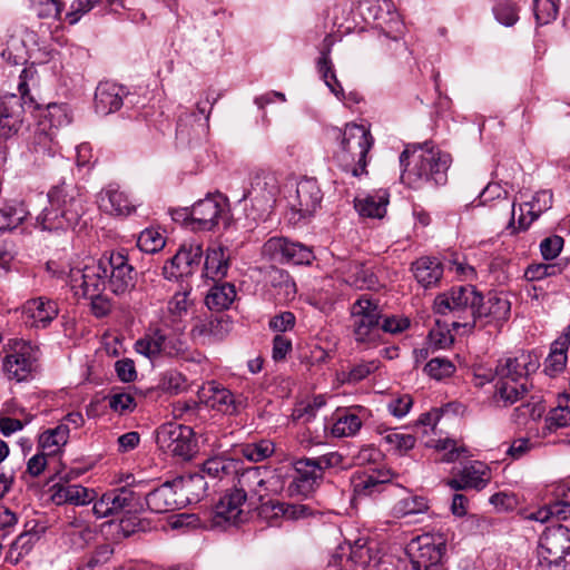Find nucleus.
Instances as JSON below:
<instances>
[{
	"mask_svg": "<svg viewBox=\"0 0 570 570\" xmlns=\"http://www.w3.org/2000/svg\"><path fill=\"white\" fill-rule=\"evenodd\" d=\"M135 350L155 362L161 356L184 357L188 346L183 337L181 328L177 325H169L166 320H163L147 330L145 335L135 343Z\"/></svg>",
	"mask_w": 570,
	"mask_h": 570,
	"instance_id": "nucleus-7",
	"label": "nucleus"
},
{
	"mask_svg": "<svg viewBox=\"0 0 570 570\" xmlns=\"http://www.w3.org/2000/svg\"><path fill=\"white\" fill-rule=\"evenodd\" d=\"M412 271L417 283L425 288L436 285L443 275L441 262L432 257L416 259L412 264Z\"/></svg>",
	"mask_w": 570,
	"mask_h": 570,
	"instance_id": "nucleus-32",
	"label": "nucleus"
},
{
	"mask_svg": "<svg viewBox=\"0 0 570 570\" xmlns=\"http://www.w3.org/2000/svg\"><path fill=\"white\" fill-rule=\"evenodd\" d=\"M208 392L210 395L207 403L213 409L229 415L238 412L242 402L228 389L213 382L209 384Z\"/></svg>",
	"mask_w": 570,
	"mask_h": 570,
	"instance_id": "nucleus-36",
	"label": "nucleus"
},
{
	"mask_svg": "<svg viewBox=\"0 0 570 570\" xmlns=\"http://www.w3.org/2000/svg\"><path fill=\"white\" fill-rule=\"evenodd\" d=\"M33 2L39 18L61 20L63 3L60 0H33Z\"/></svg>",
	"mask_w": 570,
	"mask_h": 570,
	"instance_id": "nucleus-58",
	"label": "nucleus"
},
{
	"mask_svg": "<svg viewBox=\"0 0 570 570\" xmlns=\"http://www.w3.org/2000/svg\"><path fill=\"white\" fill-rule=\"evenodd\" d=\"M214 102H210L208 98L204 101H198L196 105V112L187 115L185 118L180 117L178 121V128H181L184 122L194 121L202 129L208 127L209 116L213 109Z\"/></svg>",
	"mask_w": 570,
	"mask_h": 570,
	"instance_id": "nucleus-51",
	"label": "nucleus"
},
{
	"mask_svg": "<svg viewBox=\"0 0 570 570\" xmlns=\"http://www.w3.org/2000/svg\"><path fill=\"white\" fill-rule=\"evenodd\" d=\"M23 313L33 321V325L46 328L58 316L59 308L56 301L39 296L24 303Z\"/></svg>",
	"mask_w": 570,
	"mask_h": 570,
	"instance_id": "nucleus-27",
	"label": "nucleus"
},
{
	"mask_svg": "<svg viewBox=\"0 0 570 570\" xmlns=\"http://www.w3.org/2000/svg\"><path fill=\"white\" fill-rule=\"evenodd\" d=\"M177 484L175 480L167 481L146 494V504L149 510L155 513H166L180 509L184 500L178 494Z\"/></svg>",
	"mask_w": 570,
	"mask_h": 570,
	"instance_id": "nucleus-22",
	"label": "nucleus"
},
{
	"mask_svg": "<svg viewBox=\"0 0 570 570\" xmlns=\"http://www.w3.org/2000/svg\"><path fill=\"white\" fill-rule=\"evenodd\" d=\"M354 321V333L357 341L365 342L371 338L374 331L380 328L381 314L377 306L365 297L358 298L351 309Z\"/></svg>",
	"mask_w": 570,
	"mask_h": 570,
	"instance_id": "nucleus-21",
	"label": "nucleus"
},
{
	"mask_svg": "<svg viewBox=\"0 0 570 570\" xmlns=\"http://www.w3.org/2000/svg\"><path fill=\"white\" fill-rule=\"evenodd\" d=\"M166 242L164 236L155 230L147 228L142 230L137 239L138 248L147 254H154L164 248Z\"/></svg>",
	"mask_w": 570,
	"mask_h": 570,
	"instance_id": "nucleus-49",
	"label": "nucleus"
},
{
	"mask_svg": "<svg viewBox=\"0 0 570 570\" xmlns=\"http://www.w3.org/2000/svg\"><path fill=\"white\" fill-rule=\"evenodd\" d=\"M313 514L305 504H293L278 500H269L258 508V515L272 527H279L282 521H296Z\"/></svg>",
	"mask_w": 570,
	"mask_h": 570,
	"instance_id": "nucleus-18",
	"label": "nucleus"
},
{
	"mask_svg": "<svg viewBox=\"0 0 570 570\" xmlns=\"http://www.w3.org/2000/svg\"><path fill=\"white\" fill-rule=\"evenodd\" d=\"M382 485L377 479L373 475V473H365L362 476H358L354 480V492L357 495H372L376 492H380Z\"/></svg>",
	"mask_w": 570,
	"mask_h": 570,
	"instance_id": "nucleus-59",
	"label": "nucleus"
},
{
	"mask_svg": "<svg viewBox=\"0 0 570 570\" xmlns=\"http://www.w3.org/2000/svg\"><path fill=\"white\" fill-rule=\"evenodd\" d=\"M493 12L497 20L507 27L513 26L519 19L518 8L510 0H497Z\"/></svg>",
	"mask_w": 570,
	"mask_h": 570,
	"instance_id": "nucleus-52",
	"label": "nucleus"
},
{
	"mask_svg": "<svg viewBox=\"0 0 570 570\" xmlns=\"http://www.w3.org/2000/svg\"><path fill=\"white\" fill-rule=\"evenodd\" d=\"M49 206L37 216L36 223L42 230L73 228L85 213L80 189L67 183L53 186L48 193Z\"/></svg>",
	"mask_w": 570,
	"mask_h": 570,
	"instance_id": "nucleus-2",
	"label": "nucleus"
},
{
	"mask_svg": "<svg viewBox=\"0 0 570 570\" xmlns=\"http://www.w3.org/2000/svg\"><path fill=\"white\" fill-rule=\"evenodd\" d=\"M510 308V302L505 296L497 293L483 296L472 285L452 287L449 292L438 295L434 301L436 314H452L453 328L472 330L478 322L489 324L505 321Z\"/></svg>",
	"mask_w": 570,
	"mask_h": 570,
	"instance_id": "nucleus-1",
	"label": "nucleus"
},
{
	"mask_svg": "<svg viewBox=\"0 0 570 570\" xmlns=\"http://www.w3.org/2000/svg\"><path fill=\"white\" fill-rule=\"evenodd\" d=\"M247 499L235 487L227 491L214 508L213 522L215 525L237 524L244 520V504Z\"/></svg>",
	"mask_w": 570,
	"mask_h": 570,
	"instance_id": "nucleus-20",
	"label": "nucleus"
},
{
	"mask_svg": "<svg viewBox=\"0 0 570 570\" xmlns=\"http://www.w3.org/2000/svg\"><path fill=\"white\" fill-rule=\"evenodd\" d=\"M8 347L9 353L2 360L4 375L17 382L29 380L35 370L37 350L23 340L10 341Z\"/></svg>",
	"mask_w": 570,
	"mask_h": 570,
	"instance_id": "nucleus-12",
	"label": "nucleus"
},
{
	"mask_svg": "<svg viewBox=\"0 0 570 570\" xmlns=\"http://www.w3.org/2000/svg\"><path fill=\"white\" fill-rule=\"evenodd\" d=\"M320 466V460L317 459H301L296 461L294 464L296 476L288 487L289 494L307 497L314 492L317 485L315 471Z\"/></svg>",
	"mask_w": 570,
	"mask_h": 570,
	"instance_id": "nucleus-24",
	"label": "nucleus"
},
{
	"mask_svg": "<svg viewBox=\"0 0 570 570\" xmlns=\"http://www.w3.org/2000/svg\"><path fill=\"white\" fill-rule=\"evenodd\" d=\"M204 271L206 277L209 278H222L227 274L228 259L225 257L224 248L212 247L207 249Z\"/></svg>",
	"mask_w": 570,
	"mask_h": 570,
	"instance_id": "nucleus-43",
	"label": "nucleus"
},
{
	"mask_svg": "<svg viewBox=\"0 0 570 570\" xmlns=\"http://www.w3.org/2000/svg\"><path fill=\"white\" fill-rule=\"evenodd\" d=\"M100 0H73L70 6V11L66 13V20L70 24L77 23L80 18L92 10Z\"/></svg>",
	"mask_w": 570,
	"mask_h": 570,
	"instance_id": "nucleus-63",
	"label": "nucleus"
},
{
	"mask_svg": "<svg viewBox=\"0 0 570 570\" xmlns=\"http://www.w3.org/2000/svg\"><path fill=\"white\" fill-rule=\"evenodd\" d=\"M387 28L380 23L383 32L377 38V50L384 56H394L396 52L404 49V42L401 38L404 31V24L399 16L394 13L390 20Z\"/></svg>",
	"mask_w": 570,
	"mask_h": 570,
	"instance_id": "nucleus-30",
	"label": "nucleus"
},
{
	"mask_svg": "<svg viewBox=\"0 0 570 570\" xmlns=\"http://www.w3.org/2000/svg\"><path fill=\"white\" fill-rule=\"evenodd\" d=\"M69 439V428L60 423L53 429H48L39 436V446L48 455L57 454L60 449L67 444Z\"/></svg>",
	"mask_w": 570,
	"mask_h": 570,
	"instance_id": "nucleus-40",
	"label": "nucleus"
},
{
	"mask_svg": "<svg viewBox=\"0 0 570 570\" xmlns=\"http://www.w3.org/2000/svg\"><path fill=\"white\" fill-rule=\"evenodd\" d=\"M362 426V421L356 414L340 415L333 423L330 433L325 431V438H343L354 435Z\"/></svg>",
	"mask_w": 570,
	"mask_h": 570,
	"instance_id": "nucleus-46",
	"label": "nucleus"
},
{
	"mask_svg": "<svg viewBox=\"0 0 570 570\" xmlns=\"http://www.w3.org/2000/svg\"><path fill=\"white\" fill-rule=\"evenodd\" d=\"M239 459L227 455H214L202 464V473L214 481H223L235 476L242 469Z\"/></svg>",
	"mask_w": 570,
	"mask_h": 570,
	"instance_id": "nucleus-28",
	"label": "nucleus"
},
{
	"mask_svg": "<svg viewBox=\"0 0 570 570\" xmlns=\"http://www.w3.org/2000/svg\"><path fill=\"white\" fill-rule=\"evenodd\" d=\"M175 482L178 483V490L183 491L185 494L194 495V499L199 500L207 490V482L205 481L204 474H190L185 478L175 479Z\"/></svg>",
	"mask_w": 570,
	"mask_h": 570,
	"instance_id": "nucleus-47",
	"label": "nucleus"
},
{
	"mask_svg": "<svg viewBox=\"0 0 570 570\" xmlns=\"http://www.w3.org/2000/svg\"><path fill=\"white\" fill-rule=\"evenodd\" d=\"M62 539L73 549H83L94 539V531L83 520L75 518L63 527Z\"/></svg>",
	"mask_w": 570,
	"mask_h": 570,
	"instance_id": "nucleus-38",
	"label": "nucleus"
},
{
	"mask_svg": "<svg viewBox=\"0 0 570 570\" xmlns=\"http://www.w3.org/2000/svg\"><path fill=\"white\" fill-rule=\"evenodd\" d=\"M568 551H570V530L562 524L549 527L539 539V564L543 567L551 559L558 558Z\"/></svg>",
	"mask_w": 570,
	"mask_h": 570,
	"instance_id": "nucleus-17",
	"label": "nucleus"
},
{
	"mask_svg": "<svg viewBox=\"0 0 570 570\" xmlns=\"http://www.w3.org/2000/svg\"><path fill=\"white\" fill-rule=\"evenodd\" d=\"M238 451L239 454L249 462L258 463L275 453V444L269 439H261L242 444Z\"/></svg>",
	"mask_w": 570,
	"mask_h": 570,
	"instance_id": "nucleus-42",
	"label": "nucleus"
},
{
	"mask_svg": "<svg viewBox=\"0 0 570 570\" xmlns=\"http://www.w3.org/2000/svg\"><path fill=\"white\" fill-rule=\"evenodd\" d=\"M109 406L118 413L131 412L136 407L135 397L129 392L114 393L108 397Z\"/></svg>",
	"mask_w": 570,
	"mask_h": 570,
	"instance_id": "nucleus-61",
	"label": "nucleus"
},
{
	"mask_svg": "<svg viewBox=\"0 0 570 570\" xmlns=\"http://www.w3.org/2000/svg\"><path fill=\"white\" fill-rule=\"evenodd\" d=\"M40 121L47 122V129L53 130L70 122L69 114L65 105L49 104Z\"/></svg>",
	"mask_w": 570,
	"mask_h": 570,
	"instance_id": "nucleus-48",
	"label": "nucleus"
},
{
	"mask_svg": "<svg viewBox=\"0 0 570 570\" xmlns=\"http://www.w3.org/2000/svg\"><path fill=\"white\" fill-rule=\"evenodd\" d=\"M424 371L435 380H442L451 376L455 366L448 358L434 357L425 365Z\"/></svg>",
	"mask_w": 570,
	"mask_h": 570,
	"instance_id": "nucleus-56",
	"label": "nucleus"
},
{
	"mask_svg": "<svg viewBox=\"0 0 570 570\" xmlns=\"http://www.w3.org/2000/svg\"><path fill=\"white\" fill-rule=\"evenodd\" d=\"M559 0H534V17L539 24L553 21L559 12Z\"/></svg>",
	"mask_w": 570,
	"mask_h": 570,
	"instance_id": "nucleus-50",
	"label": "nucleus"
},
{
	"mask_svg": "<svg viewBox=\"0 0 570 570\" xmlns=\"http://www.w3.org/2000/svg\"><path fill=\"white\" fill-rule=\"evenodd\" d=\"M70 478V473H68L65 476H61V480H65L66 482L52 485V501L58 505L66 503L86 505L94 501L96 492L80 484H70L68 482Z\"/></svg>",
	"mask_w": 570,
	"mask_h": 570,
	"instance_id": "nucleus-25",
	"label": "nucleus"
},
{
	"mask_svg": "<svg viewBox=\"0 0 570 570\" xmlns=\"http://www.w3.org/2000/svg\"><path fill=\"white\" fill-rule=\"evenodd\" d=\"M29 216L22 202H10L0 208V230H10L20 226Z\"/></svg>",
	"mask_w": 570,
	"mask_h": 570,
	"instance_id": "nucleus-41",
	"label": "nucleus"
},
{
	"mask_svg": "<svg viewBox=\"0 0 570 570\" xmlns=\"http://www.w3.org/2000/svg\"><path fill=\"white\" fill-rule=\"evenodd\" d=\"M278 191L276 178L269 174H257L252 183L250 188L245 197H249L258 203L269 205L274 202Z\"/></svg>",
	"mask_w": 570,
	"mask_h": 570,
	"instance_id": "nucleus-33",
	"label": "nucleus"
},
{
	"mask_svg": "<svg viewBox=\"0 0 570 570\" xmlns=\"http://www.w3.org/2000/svg\"><path fill=\"white\" fill-rule=\"evenodd\" d=\"M160 450L184 461L190 460L198 451L193 428L177 422L160 425L156 433Z\"/></svg>",
	"mask_w": 570,
	"mask_h": 570,
	"instance_id": "nucleus-9",
	"label": "nucleus"
},
{
	"mask_svg": "<svg viewBox=\"0 0 570 570\" xmlns=\"http://www.w3.org/2000/svg\"><path fill=\"white\" fill-rule=\"evenodd\" d=\"M53 137L55 132L47 129V122L39 121L28 144V149L36 156V159L53 155Z\"/></svg>",
	"mask_w": 570,
	"mask_h": 570,
	"instance_id": "nucleus-35",
	"label": "nucleus"
},
{
	"mask_svg": "<svg viewBox=\"0 0 570 570\" xmlns=\"http://www.w3.org/2000/svg\"><path fill=\"white\" fill-rule=\"evenodd\" d=\"M38 83L35 67L23 68L19 76L18 92L0 96V138L16 136L26 121V109H40V104L31 94Z\"/></svg>",
	"mask_w": 570,
	"mask_h": 570,
	"instance_id": "nucleus-4",
	"label": "nucleus"
},
{
	"mask_svg": "<svg viewBox=\"0 0 570 570\" xmlns=\"http://www.w3.org/2000/svg\"><path fill=\"white\" fill-rule=\"evenodd\" d=\"M445 553L444 542H434L429 534L419 537L409 547L413 570H443L441 560Z\"/></svg>",
	"mask_w": 570,
	"mask_h": 570,
	"instance_id": "nucleus-15",
	"label": "nucleus"
},
{
	"mask_svg": "<svg viewBox=\"0 0 570 570\" xmlns=\"http://www.w3.org/2000/svg\"><path fill=\"white\" fill-rule=\"evenodd\" d=\"M321 401L315 397L313 402L301 401L298 402L293 411L294 420L302 421L304 423L309 422L316 417Z\"/></svg>",
	"mask_w": 570,
	"mask_h": 570,
	"instance_id": "nucleus-60",
	"label": "nucleus"
},
{
	"mask_svg": "<svg viewBox=\"0 0 570 570\" xmlns=\"http://www.w3.org/2000/svg\"><path fill=\"white\" fill-rule=\"evenodd\" d=\"M235 488L245 494L247 500L261 502L265 497L278 490L276 470L267 466H248L236 474Z\"/></svg>",
	"mask_w": 570,
	"mask_h": 570,
	"instance_id": "nucleus-10",
	"label": "nucleus"
},
{
	"mask_svg": "<svg viewBox=\"0 0 570 570\" xmlns=\"http://www.w3.org/2000/svg\"><path fill=\"white\" fill-rule=\"evenodd\" d=\"M203 254L202 243L197 240L183 243L177 253L164 265V276L171 279L193 275L200 265Z\"/></svg>",
	"mask_w": 570,
	"mask_h": 570,
	"instance_id": "nucleus-14",
	"label": "nucleus"
},
{
	"mask_svg": "<svg viewBox=\"0 0 570 570\" xmlns=\"http://www.w3.org/2000/svg\"><path fill=\"white\" fill-rule=\"evenodd\" d=\"M354 272L346 278V283L358 289L374 288L377 283L376 277L368 269H365L362 265L355 264Z\"/></svg>",
	"mask_w": 570,
	"mask_h": 570,
	"instance_id": "nucleus-54",
	"label": "nucleus"
},
{
	"mask_svg": "<svg viewBox=\"0 0 570 570\" xmlns=\"http://www.w3.org/2000/svg\"><path fill=\"white\" fill-rule=\"evenodd\" d=\"M190 305L191 301L189 299V291L184 289L181 292H176L173 295L167 304V311L174 317L175 322L176 318H181L187 314Z\"/></svg>",
	"mask_w": 570,
	"mask_h": 570,
	"instance_id": "nucleus-55",
	"label": "nucleus"
},
{
	"mask_svg": "<svg viewBox=\"0 0 570 570\" xmlns=\"http://www.w3.org/2000/svg\"><path fill=\"white\" fill-rule=\"evenodd\" d=\"M230 331V321L225 315H207L199 317L191 328L194 340L203 344L223 340Z\"/></svg>",
	"mask_w": 570,
	"mask_h": 570,
	"instance_id": "nucleus-23",
	"label": "nucleus"
},
{
	"mask_svg": "<svg viewBox=\"0 0 570 570\" xmlns=\"http://www.w3.org/2000/svg\"><path fill=\"white\" fill-rule=\"evenodd\" d=\"M482 203L485 204L489 199H495L490 206V210L497 216L509 217L508 228L515 232L514 228V203L508 197V191L503 190L497 184H489L480 195Z\"/></svg>",
	"mask_w": 570,
	"mask_h": 570,
	"instance_id": "nucleus-29",
	"label": "nucleus"
},
{
	"mask_svg": "<svg viewBox=\"0 0 570 570\" xmlns=\"http://www.w3.org/2000/svg\"><path fill=\"white\" fill-rule=\"evenodd\" d=\"M563 267L560 263L552 264H532L525 269L524 276L529 281H540L546 277L561 274Z\"/></svg>",
	"mask_w": 570,
	"mask_h": 570,
	"instance_id": "nucleus-53",
	"label": "nucleus"
},
{
	"mask_svg": "<svg viewBox=\"0 0 570 570\" xmlns=\"http://www.w3.org/2000/svg\"><path fill=\"white\" fill-rule=\"evenodd\" d=\"M333 135L340 139L333 151L334 163L345 173L354 177L367 174L366 157L374 144L368 128L363 125L348 124L344 130L333 129Z\"/></svg>",
	"mask_w": 570,
	"mask_h": 570,
	"instance_id": "nucleus-5",
	"label": "nucleus"
},
{
	"mask_svg": "<svg viewBox=\"0 0 570 570\" xmlns=\"http://www.w3.org/2000/svg\"><path fill=\"white\" fill-rule=\"evenodd\" d=\"M264 253L281 263L309 265L315 255L311 247L285 237H272L264 244Z\"/></svg>",
	"mask_w": 570,
	"mask_h": 570,
	"instance_id": "nucleus-16",
	"label": "nucleus"
},
{
	"mask_svg": "<svg viewBox=\"0 0 570 570\" xmlns=\"http://www.w3.org/2000/svg\"><path fill=\"white\" fill-rule=\"evenodd\" d=\"M459 475L462 476L465 489H483L488 482L489 476L485 466L480 462H474L471 465L464 466Z\"/></svg>",
	"mask_w": 570,
	"mask_h": 570,
	"instance_id": "nucleus-45",
	"label": "nucleus"
},
{
	"mask_svg": "<svg viewBox=\"0 0 570 570\" xmlns=\"http://www.w3.org/2000/svg\"><path fill=\"white\" fill-rule=\"evenodd\" d=\"M297 198L299 212L305 215H314L321 207V188L316 179H305L297 185Z\"/></svg>",
	"mask_w": 570,
	"mask_h": 570,
	"instance_id": "nucleus-34",
	"label": "nucleus"
},
{
	"mask_svg": "<svg viewBox=\"0 0 570 570\" xmlns=\"http://www.w3.org/2000/svg\"><path fill=\"white\" fill-rule=\"evenodd\" d=\"M193 229L212 232L223 223L226 228L230 222V209L227 199L220 194L209 195L196 202L189 213Z\"/></svg>",
	"mask_w": 570,
	"mask_h": 570,
	"instance_id": "nucleus-11",
	"label": "nucleus"
},
{
	"mask_svg": "<svg viewBox=\"0 0 570 570\" xmlns=\"http://www.w3.org/2000/svg\"><path fill=\"white\" fill-rule=\"evenodd\" d=\"M389 204V194L384 190L375 195H368L365 198H355L354 207L356 212L368 218H383L386 214V206Z\"/></svg>",
	"mask_w": 570,
	"mask_h": 570,
	"instance_id": "nucleus-37",
	"label": "nucleus"
},
{
	"mask_svg": "<svg viewBox=\"0 0 570 570\" xmlns=\"http://www.w3.org/2000/svg\"><path fill=\"white\" fill-rule=\"evenodd\" d=\"M97 202L101 210L111 215L125 216L134 210L127 195L112 186L101 190Z\"/></svg>",
	"mask_w": 570,
	"mask_h": 570,
	"instance_id": "nucleus-31",
	"label": "nucleus"
},
{
	"mask_svg": "<svg viewBox=\"0 0 570 570\" xmlns=\"http://www.w3.org/2000/svg\"><path fill=\"white\" fill-rule=\"evenodd\" d=\"M126 94L125 88L118 83L100 82L95 92L96 111L101 115H109L119 110Z\"/></svg>",
	"mask_w": 570,
	"mask_h": 570,
	"instance_id": "nucleus-26",
	"label": "nucleus"
},
{
	"mask_svg": "<svg viewBox=\"0 0 570 570\" xmlns=\"http://www.w3.org/2000/svg\"><path fill=\"white\" fill-rule=\"evenodd\" d=\"M451 163L449 154L434 147L420 146L413 151L405 149L400 155V164L404 167L401 178L409 185L419 180L433 181L435 185L446 183V171Z\"/></svg>",
	"mask_w": 570,
	"mask_h": 570,
	"instance_id": "nucleus-6",
	"label": "nucleus"
},
{
	"mask_svg": "<svg viewBox=\"0 0 570 570\" xmlns=\"http://www.w3.org/2000/svg\"><path fill=\"white\" fill-rule=\"evenodd\" d=\"M539 360L533 353L522 352L517 356L501 358L495 367V394L504 405L522 400L529 391V375L539 368Z\"/></svg>",
	"mask_w": 570,
	"mask_h": 570,
	"instance_id": "nucleus-3",
	"label": "nucleus"
},
{
	"mask_svg": "<svg viewBox=\"0 0 570 570\" xmlns=\"http://www.w3.org/2000/svg\"><path fill=\"white\" fill-rule=\"evenodd\" d=\"M107 258V287L116 296L129 295L137 283V272L121 252L105 253Z\"/></svg>",
	"mask_w": 570,
	"mask_h": 570,
	"instance_id": "nucleus-13",
	"label": "nucleus"
},
{
	"mask_svg": "<svg viewBox=\"0 0 570 570\" xmlns=\"http://www.w3.org/2000/svg\"><path fill=\"white\" fill-rule=\"evenodd\" d=\"M136 493L129 487H119L105 492L94 504V513L98 519L118 514L134 508Z\"/></svg>",
	"mask_w": 570,
	"mask_h": 570,
	"instance_id": "nucleus-19",
	"label": "nucleus"
},
{
	"mask_svg": "<svg viewBox=\"0 0 570 570\" xmlns=\"http://www.w3.org/2000/svg\"><path fill=\"white\" fill-rule=\"evenodd\" d=\"M296 317L295 315L289 312H281L273 317H271L268 322V327L273 332H276L277 334L285 333L287 331H292L295 326Z\"/></svg>",
	"mask_w": 570,
	"mask_h": 570,
	"instance_id": "nucleus-62",
	"label": "nucleus"
},
{
	"mask_svg": "<svg viewBox=\"0 0 570 570\" xmlns=\"http://www.w3.org/2000/svg\"><path fill=\"white\" fill-rule=\"evenodd\" d=\"M90 299V311L97 318H102L112 311V301L104 292L94 293L92 296H82Z\"/></svg>",
	"mask_w": 570,
	"mask_h": 570,
	"instance_id": "nucleus-57",
	"label": "nucleus"
},
{
	"mask_svg": "<svg viewBox=\"0 0 570 570\" xmlns=\"http://www.w3.org/2000/svg\"><path fill=\"white\" fill-rule=\"evenodd\" d=\"M570 424V396L564 395L559 399L558 405L552 409L547 419L546 428L552 432Z\"/></svg>",
	"mask_w": 570,
	"mask_h": 570,
	"instance_id": "nucleus-44",
	"label": "nucleus"
},
{
	"mask_svg": "<svg viewBox=\"0 0 570 570\" xmlns=\"http://www.w3.org/2000/svg\"><path fill=\"white\" fill-rule=\"evenodd\" d=\"M39 537L37 533L23 532L11 544V553L17 552V560L27 556Z\"/></svg>",
	"mask_w": 570,
	"mask_h": 570,
	"instance_id": "nucleus-64",
	"label": "nucleus"
},
{
	"mask_svg": "<svg viewBox=\"0 0 570 570\" xmlns=\"http://www.w3.org/2000/svg\"><path fill=\"white\" fill-rule=\"evenodd\" d=\"M236 298V288L232 283H217L208 291L205 303L210 311L229 308Z\"/></svg>",
	"mask_w": 570,
	"mask_h": 570,
	"instance_id": "nucleus-39",
	"label": "nucleus"
},
{
	"mask_svg": "<svg viewBox=\"0 0 570 570\" xmlns=\"http://www.w3.org/2000/svg\"><path fill=\"white\" fill-rule=\"evenodd\" d=\"M106 264L104 254L100 258H88L80 267L69 268L68 282L76 296H92L107 288Z\"/></svg>",
	"mask_w": 570,
	"mask_h": 570,
	"instance_id": "nucleus-8",
	"label": "nucleus"
}]
</instances>
